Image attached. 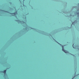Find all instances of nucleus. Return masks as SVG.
<instances>
[{
	"label": "nucleus",
	"instance_id": "nucleus-9",
	"mask_svg": "<svg viewBox=\"0 0 79 79\" xmlns=\"http://www.w3.org/2000/svg\"><path fill=\"white\" fill-rule=\"evenodd\" d=\"M23 23H25L24 22H23Z\"/></svg>",
	"mask_w": 79,
	"mask_h": 79
},
{
	"label": "nucleus",
	"instance_id": "nucleus-5",
	"mask_svg": "<svg viewBox=\"0 0 79 79\" xmlns=\"http://www.w3.org/2000/svg\"><path fill=\"white\" fill-rule=\"evenodd\" d=\"M78 13H77V15H79V9H78Z\"/></svg>",
	"mask_w": 79,
	"mask_h": 79
},
{
	"label": "nucleus",
	"instance_id": "nucleus-4",
	"mask_svg": "<svg viewBox=\"0 0 79 79\" xmlns=\"http://www.w3.org/2000/svg\"><path fill=\"white\" fill-rule=\"evenodd\" d=\"M6 70H4V71L1 72V73H4V74H6Z\"/></svg>",
	"mask_w": 79,
	"mask_h": 79
},
{
	"label": "nucleus",
	"instance_id": "nucleus-15",
	"mask_svg": "<svg viewBox=\"0 0 79 79\" xmlns=\"http://www.w3.org/2000/svg\"><path fill=\"white\" fill-rule=\"evenodd\" d=\"M78 5H79V4H78Z\"/></svg>",
	"mask_w": 79,
	"mask_h": 79
},
{
	"label": "nucleus",
	"instance_id": "nucleus-14",
	"mask_svg": "<svg viewBox=\"0 0 79 79\" xmlns=\"http://www.w3.org/2000/svg\"><path fill=\"white\" fill-rule=\"evenodd\" d=\"M75 74H76V73H75Z\"/></svg>",
	"mask_w": 79,
	"mask_h": 79
},
{
	"label": "nucleus",
	"instance_id": "nucleus-13",
	"mask_svg": "<svg viewBox=\"0 0 79 79\" xmlns=\"http://www.w3.org/2000/svg\"><path fill=\"white\" fill-rule=\"evenodd\" d=\"M78 7H79V6H78Z\"/></svg>",
	"mask_w": 79,
	"mask_h": 79
},
{
	"label": "nucleus",
	"instance_id": "nucleus-2",
	"mask_svg": "<svg viewBox=\"0 0 79 79\" xmlns=\"http://www.w3.org/2000/svg\"><path fill=\"white\" fill-rule=\"evenodd\" d=\"M62 51L64 52L65 53H69V52L67 51H66L64 49V48L63 47V46H62Z\"/></svg>",
	"mask_w": 79,
	"mask_h": 79
},
{
	"label": "nucleus",
	"instance_id": "nucleus-12",
	"mask_svg": "<svg viewBox=\"0 0 79 79\" xmlns=\"http://www.w3.org/2000/svg\"><path fill=\"white\" fill-rule=\"evenodd\" d=\"M24 1V0H23V1Z\"/></svg>",
	"mask_w": 79,
	"mask_h": 79
},
{
	"label": "nucleus",
	"instance_id": "nucleus-3",
	"mask_svg": "<svg viewBox=\"0 0 79 79\" xmlns=\"http://www.w3.org/2000/svg\"><path fill=\"white\" fill-rule=\"evenodd\" d=\"M15 21L18 22V23H22V21L20 20H16Z\"/></svg>",
	"mask_w": 79,
	"mask_h": 79
},
{
	"label": "nucleus",
	"instance_id": "nucleus-10",
	"mask_svg": "<svg viewBox=\"0 0 79 79\" xmlns=\"http://www.w3.org/2000/svg\"><path fill=\"white\" fill-rule=\"evenodd\" d=\"M2 11H4V10H2Z\"/></svg>",
	"mask_w": 79,
	"mask_h": 79
},
{
	"label": "nucleus",
	"instance_id": "nucleus-1",
	"mask_svg": "<svg viewBox=\"0 0 79 79\" xmlns=\"http://www.w3.org/2000/svg\"><path fill=\"white\" fill-rule=\"evenodd\" d=\"M9 13L10 14L12 15V16H15V17H16V18H17L16 16V15H18V13H17V11H16V12L15 13Z\"/></svg>",
	"mask_w": 79,
	"mask_h": 79
},
{
	"label": "nucleus",
	"instance_id": "nucleus-7",
	"mask_svg": "<svg viewBox=\"0 0 79 79\" xmlns=\"http://www.w3.org/2000/svg\"><path fill=\"white\" fill-rule=\"evenodd\" d=\"M4 11V12H6L7 13H8V12H7V11Z\"/></svg>",
	"mask_w": 79,
	"mask_h": 79
},
{
	"label": "nucleus",
	"instance_id": "nucleus-16",
	"mask_svg": "<svg viewBox=\"0 0 79 79\" xmlns=\"http://www.w3.org/2000/svg\"><path fill=\"white\" fill-rule=\"evenodd\" d=\"M78 16H79V15H78Z\"/></svg>",
	"mask_w": 79,
	"mask_h": 79
},
{
	"label": "nucleus",
	"instance_id": "nucleus-11",
	"mask_svg": "<svg viewBox=\"0 0 79 79\" xmlns=\"http://www.w3.org/2000/svg\"><path fill=\"white\" fill-rule=\"evenodd\" d=\"M72 26V25H71V26Z\"/></svg>",
	"mask_w": 79,
	"mask_h": 79
},
{
	"label": "nucleus",
	"instance_id": "nucleus-6",
	"mask_svg": "<svg viewBox=\"0 0 79 79\" xmlns=\"http://www.w3.org/2000/svg\"><path fill=\"white\" fill-rule=\"evenodd\" d=\"M73 48H74V44H73Z\"/></svg>",
	"mask_w": 79,
	"mask_h": 79
},
{
	"label": "nucleus",
	"instance_id": "nucleus-8",
	"mask_svg": "<svg viewBox=\"0 0 79 79\" xmlns=\"http://www.w3.org/2000/svg\"><path fill=\"white\" fill-rule=\"evenodd\" d=\"M75 22H74L73 23H72V24H73V23H74Z\"/></svg>",
	"mask_w": 79,
	"mask_h": 79
}]
</instances>
